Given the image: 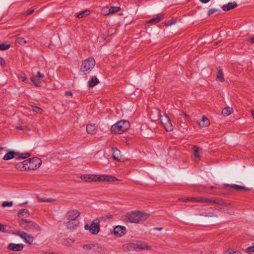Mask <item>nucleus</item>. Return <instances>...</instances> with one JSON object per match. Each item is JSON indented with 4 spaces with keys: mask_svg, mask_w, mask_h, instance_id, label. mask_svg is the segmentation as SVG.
I'll use <instances>...</instances> for the list:
<instances>
[{
    "mask_svg": "<svg viewBox=\"0 0 254 254\" xmlns=\"http://www.w3.org/2000/svg\"><path fill=\"white\" fill-rule=\"evenodd\" d=\"M147 218L148 215L146 213L139 211H132L127 213L124 219L126 222L137 223L144 221Z\"/></svg>",
    "mask_w": 254,
    "mask_h": 254,
    "instance_id": "nucleus-1",
    "label": "nucleus"
},
{
    "mask_svg": "<svg viewBox=\"0 0 254 254\" xmlns=\"http://www.w3.org/2000/svg\"><path fill=\"white\" fill-rule=\"evenodd\" d=\"M81 179L85 182L87 181H108L114 182L117 179L112 176L102 175H84L81 176Z\"/></svg>",
    "mask_w": 254,
    "mask_h": 254,
    "instance_id": "nucleus-2",
    "label": "nucleus"
},
{
    "mask_svg": "<svg viewBox=\"0 0 254 254\" xmlns=\"http://www.w3.org/2000/svg\"><path fill=\"white\" fill-rule=\"evenodd\" d=\"M129 123L127 120H121L112 125L111 130L112 133L122 134L129 127Z\"/></svg>",
    "mask_w": 254,
    "mask_h": 254,
    "instance_id": "nucleus-3",
    "label": "nucleus"
},
{
    "mask_svg": "<svg viewBox=\"0 0 254 254\" xmlns=\"http://www.w3.org/2000/svg\"><path fill=\"white\" fill-rule=\"evenodd\" d=\"M95 61L94 58L90 57L83 61L80 66V71L84 74H87L93 68L95 65Z\"/></svg>",
    "mask_w": 254,
    "mask_h": 254,
    "instance_id": "nucleus-4",
    "label": "nucleus"
},
{
    "mask_svg": "<svg viewBox=\"0 0 254 254\" xmlns=\"http://www.w3.org/2000/svg\"><path fill=\"white\" fill-rule=\"evenodd\" d=\"M25 163V170H35L39 168L41 164V160L40 158L33 157L24 160Z\"/></svg>",
    "mask_w": 254,
    "mask_h": 254,
    "instance_id": "nucleus-5",
    "label": "nucleus"
},
{
    "mask_svg": "<svg viewBox=\"0 0 254 254\" xmlns=\"http://www.w3.org/2000/svg\"><path fill=\"white\" fill-rule=\"evenodd\" d=\"M160 122L167 131H171L173 130V127L171 120L166 114L161 115L160 117Z\"/></svg>",
    "mask_w": 254,
    "mask_h": 254,
    "instance_id": "nucleus-6",
    "label": "nucleus"
},
{
    "mask_svg": "<svg viewBox=\"0 0 254 254\" xmlns=\"http://www.w3.org/2000/svg\"><path fill=\"white\" fill-rule=\"evenodd\" d=\"M84 229L86 230H89V231L92 234H97L100 231L99 220L96 219L92 222L90 225H85Z\"/></svg>",
    "mask_w": 254,
    "mask_h": 254,
    "instance_id": "nucleus-7",
    "label": "nucleus"
},
{
    "mask_svg": "<svg viewBox=\"0 0 254 254\" xmlns=\"http://www.w3.org/2000/svg\"><path fill=\"white\" fill-rule=\"evenodd\" d=\"M15 235L19 236L24 241L29 244L31 245L33 242V237L30 235H28L26 233L23 231H18L14 233Z\"/></svg>",
    "mask_w": 254,
    "mask_h": 254,
    "instance_id": "nucleus-8",
    "label": "nucleus"
},
{
    "mask_svg": "<svg viewBox=\"0 0 254 254\" xmlns=\"http://www.w3.org/2000/svg\"><path fill=\"white\" fill-rule=\"evenodd\" d=\"M22 227L24 228L26 227L27 229L36 231H38L39 229V226L37 223L28 220H25V222H24V225Z\"/></svg>",
    "mask_w": 254,
    "mask_h": 254,
    "instance_id": "nucleus-9",
    "label": "nucleus"
},
{
    "mask_svg": "<svg viewBox=\"0 0 254 254\" xmlns=\"http://www.w3.org/2000/svg\"><path fill=\"white\" fill-rule=\"evenodd\" d=\"M80 212L75 209L68 211L66 213V219L68 220H77L76 218L79 216Z\"/></svg>",
    "mask_w": 254,
    "mask_h": 254,
    "instance_id": "nucleus-10",
    "label": "nucleus"
},
{
    "mask_svg": "<svg viewBox=\"0 0 254 254\" xmlns=\"http://www.w3.org/2000/svg\"><path fill=\"white\" fill-rule=\"evenodd\" d=\"M23 245L22 244L10 243L7 246V248L12 251H20L23 250Z\"/></svg>",
    "mask_w": 254,
    "mask_h": 254,
    "instance_id": "nucleus-11",
    "label": "nucleus"
},
{
    "mask_svg": "<svg viewBox=\"0 0 254 254\" xmlns=\"http://www.w3.org/2000/svg\"><path fill=\"white\" fill-rule=\"evenodd\" d=\"M29 215L28 211L27 209H22L21 210L18 214V216L21 219V221L19 222L21 226L24 225V222H25L24 218Z\"/></svg>",
    "mask_w": 254,
    "mask_h": 254,
    "instance_id": "nucleus-12",
    "label": "nucleus"
},
{
    "mask_svg": "<svg viewBox=\"0 0 254 254\" xmlns=\"http://www.w3.org/2000/svg\"><path fill=\"white\" fill-rule=\"evenodd\" d=\"M125 228L122 226H117L115 227L114 233L115 236L121 237L125 234Z\"/></svg>",
    "mask_w": 254,
    "mask_h": 254,
    "instance_id": "nucleus-13",
    "label": "nucleus"
},
{
    "mask_svg": "<svg viewBox=\"0 0 254 254\" xmlns=\"http://www.w3.org/2000/svg\"><path fill=\"white\" fill-rule=\"evenodd\" d=\"M164 18L163 14H158L156 17L146 22L147 23L151 24L152 25L156 24L159 23L161 20Z\"/></svg>",
    "mask_w": 254,
    "mask_h": 254,
    "instance_id": "nucleus-14",
    "label": "nucleus"
},
{
    "mask_svg": "<svg viewBox=\"0 0 254 254\" xmlns=\"http://www.w3.org/2000/svg\"><path fill=\"white\" fill-rule=\"evenodd\" d=\"M238 6L235 1L230 2L222 6V8L224 11H227L237 7Z\"/></svg>",
    "mask_w": 254,
    "mask_h": 254,
    "instance_id": "nucleus-15",
    "label": "nucleus"
},
{
    "mask_svg": "<svg viewBox=\"0 0 254 254\" xmlns=\"http://www.w3.org/2000/svg\"><path fill=\"white\" fill-rule=\"evenodd\" d=\"M79 222L77 220H69L66 223V226L68 229H74L78 225Z\"/></svg>",
    "mask_w": 254,
    "mask_h": 254,
    "instance_id": "nucleus-16",
    "label": "nucleus"
},
{
    "mask_svg": "<svg viewBox=\"0 0 254 254\" xmlns=\"http://www.w3.org/2000/svg\"><path fill=\"white\" fill-rule=\"evenodd\" d=\"M18 153L14 151H9L4 155L3 157L4 160H9L14 158L15 155L18 154Z\"/></svg>",
    "mask_w": 254,
    "mask_h": 254,
    "instance_id": "nucleus-17",
    "label": "nucleus"
},
{
    "mask_svg": "<svg viewBox=\"0 0 254 254\" xmlns=\"http://www.w3.org/2000/svg\"><path fill=\"white\" fill-rule=\"evenodd\" d=\"M227 186H229L230 187L235 189V190H245V191H248V190H250V189L249 188H246L244 186H240V185H236V184H232V185H229V184H227L226 185Z\"/></svg>",
    "mask_w": 254,
    "mask_h": 254,
    "instance_id": "nucleus-18",
    "label": "nucleus"
},
{
    "mask_svg": "<svg viewBox=\"0 0 254 254\" xmlns=\"http://www.w3.org/2000/svg\"><path fill=\"white\" fill-rule=\"evenodd\" d=\"M112 152H113V157L114 159L120 161V151L117 149V148H113L112 149Z\"/></svg>",
    "mask_w": 254,
    "mask_h": 254,
    "instance_id": "nucleus-19",
    "label": "nucleus"
},
{
    "mask_svg": "<svg viewBox=\"0 0 254 254\" xmlns=\"http://www.w3.org/2000/svg\"><path fill=\"white\" fill-rule=\"evenodd\" d=\"M216 79L217 80L221 81L222 82H224L225 81L224 76L222 69L220 68H218V69Z\"/></svg>",
    "mask_w": 254,
    "mask_h": 254,
    "instance_id": "nucleus-20",
    "label": "nucleus"
},
{
    "mask_svg": "<svg viewBox=\"0 0 254 254\" xmlns=\"http://www.w3.org/2000/svg\"><path fill=\"white\" fill-rule=\"evenodd\" d=\"M96 127L95 125L90 124L87 126L86 130L88 133L93 134L95 133Z\"/></svg>",
    "mask_w": 254,
    "mask_h": 254,
    "instance_id": "nucleus-21",
    "label": "nucleus"
},
{
    "mask_svg": "<svg viewBox=\"0 0 254 254\" xmlns=\"http://www.w3.org/2000/svg\"><path fill=\"white\" fill-rule=\"evenodd\" d=\"M205 198L204 197H190L189 198L188 200L192 201V202H196L200 203H205Z\"/></svg>",
    "mask_w": 254,
    "mask_h": 254,
    "instance_id": "nucleus-22",
    "label": "nucleus"
},
{
    "mask_svg": "<svg viewBox=\"0 0 254 254\" xmlns=\"http://www.w3.org/2000/svg\"><path fill=\"white\" fill-rule=\"evenodd\" d=\"M99 83L98 79L96 77H93L88 82V86L93 87Z\"/></svg>",
    "mask_w": 254,
    "mask_h": 254,
    "instance_id": "nucleus-23",
    "label": "nucleus"
},
{
    "mask_svg": "<svg viewBox=\"0 0 254 254\" xmlns=\"http://www.w3.org/2000/svg\"><path fill=\"white\" fill-rule=\"evenodd\" d=\"M199 125L202 127H207L209 125V121L207 118L203 117L199 122Z\"/></svg>",
    "mask_w": 254,
    "mask_h": 254,
    "instance_id": "nucleus-24",
    "label": "nucleus"
},
{
    "mask_svg": "<svg viewBox=\"0 0 254 254\" xmlns=\"http://www.w3.org/2000/svg\"><path fill=\"white\" fill-rule=\"evenodd\" d=\"M233 112V109L230 107H226L224 108L222 111V114L224 116H228L230 115Z\"/></svg>",
    "mask_w": 254,
    "mask_h": 254,
    "instance_id": "nucleus-25",
    "label": "nucleus"
},
{
    "mask_svg": "<svg viewBox=\"0 0 254 254\" xmlns=\"http://www.w3.org/2000/svg\"><path fill=\"white\" fill-rule=\"evenodd\" d=\"M31 81L36 86H37V87L41 86L42 83L37 77H36V76L32 77Z\"/></svg>",
    "mask_w": 254,
    "mask_h": 254,
    "instance_id": "nucleus-26",
    "label": "nucleus"
},
{
    "mask_svg": "<svg viewBox=\"0 0 254 254\" xmlns=\"http://www.w3.org/2000/svg\"><path fill=\"white\" fill-rule=\"evenodd\" d=\"M101 14L103 15L107 16L111 14L110 7L109 6H105L102 8L101 11Z\"/></svg>",
    "mask_w": 254,
    "mask_h": 254,
    "instance_id": "nucleus-27",
    "label": "nucleus"
},
{
    "mask_svg": "<svg viewBox=\"0 0 254 254\" xmlns=\"http://www.w3.org/2000/svg\"><path fill=\"white\" fill-rule=\"evenodd\" d=\"M199 215L208 217H217L218 216L216 214L213 212H202L201 213H200Z\"/></svg>",
    "mask_w": 254,
    "mask_h": 254,
    "instance_id": "nucleus-28",
    "label": "nucleus"
},
{
    "mask_svg": "<svg viewBox=\"0 0 254 254\" xmlns=\"http://www.w3.org/2000/svg\"><path fill=\"white\" fill-rule=\"evenodd\" d=\"M90 14V11L88 10H86L81 11L80 12L77 16V17L79 18H83L86 16Z\"/></svg>",
    "mask_w": 254,
    "mask_h": 254,
    "instance_id": "nucleus-29",
    "label": "nucleus"
},
{
    "mask_svg": "<svg viewBox=\"0 0 254 254\" xmlns=\"http://www.w3.org/2000/svg\"><path fill=\"white\" fill-rule=\"evenodd\" d=\"M212 204H218L221 205H225V202L223 200L218 198H212Z\"/></svg>",
    "mask_w": 254,
    "mask_h": 254,
    "instance_id": "nucleus-30",
    "label": "nucleus"
},
{
    "mask_svg": "<svg viewBox=\"0 0 254 254\" xmlns=\"http://www.w3.org/2000/svg\"><path fill=\"white\" fill-rule=\"evenodd\" d=\"M31 110L33 112H35L38 114H41L43 112L42 109H41V108H40L39 107L35 106H31Z\"/></svg>",
    "mask_w": 254,
    "mask_h": 254,
    "instance_id": "nucleus-31",
    "label": "nucleus"
},
{
    "mask_svg": "<svg viewBox=\"0 0 254 254\" xmlns=\"http://www.w3.org/2000/svg\"><path fill=\"white\" fill-rule=\"evenodd\" d=\"M25 163H24V161H23L22 162H20V163L17 164L16 165V168L17 169L20 170L21 171L25 170Z\"/></svg>",
    "mask_w": 254,
    "mask_h": 254,
    "instance_id": "nucleus-32",
    "label": "nucleus"
},
{
    "mask_svg": "<svg viewBox=\"0 0 254 254\" xmlns=\"http://www.w3.org/2000/svg\"><path fill=\"white\" fill-rule=\"evenodd\" d=\"M138 248L141 249L151 250V247L146 245L145 243H140L138 246Z\"/></svg>",
    "mask_w": 254,
    "mask_h": 254,
    "instance_id": "nucleus-33",
    "label": "nucleus"
},
{
    "mask_svg": "<svg viewBox=\"0 0 254 254\" xmlns=\"http://www.w3.org/2000/svg\"><path fill=\"white\" fill-rule=\"evenodd\" d=\"M17 42L20 45H24L27 43V41L22 37H18L16 39Z\"/></svg>",
    "mask_w": 254,
    "mask_h": 254,
    "instance_id": "nucleus-34",
    "label": "nucleus"
},
{
    "mask_svg": "<svg viewBox=\"0 0 254 254\" xmlns=\"http://www.w3.org/2000/svg\"><path fill=\"white\" fill-rule=\"evenodd\" d=\"M10 48V45L5 43L0 44V50L4 51Z\"/></svg>",
    "mask_w": 254,
    "mask_h": 254,
    "instance_id": "nucleus-35",
    "label": "nucleus"
},
{
    "mask_svg": "<svg viewBox=\"0 0 254 254\" xmlns=\"http://www.w3.org/2000/svg\"><path fill=\"white\" fill-rule=\"evenodd\" d=\"M73 240L70 238L64 239L63 240V243L64 245H70L73 243Z\"/></svg>",
    "mask_w": 254,
    "mask_h": 254,
    "instance_id": "nucleus-36",
    "label": "nucleus"
},
{
    "mask_svg": "<svg viewBox=\"0 0 254 254\" xmlns=\"http://www.w3.org/2000/svg\"><path fill=\"white\" fill-rule=\"evenodd\" d=\"M111 14L118 12L120 10V7L119 6H111L110 7Z\"/></svg>",
    "mask_w": 254,
    "mask_h": 254,
    "instance_id": "nucleus-37",
    "label": "nucleus"
},
{
    "mask_svg": "<svg viewBox=\"0 0 254 254\" xmlns=\"http://www.w3.org/2000/svg\"><path fill=\"white\" fill-rule=\"evenodd\" d=\"M224 254H242V253L239 251H233L232 250H227Z\"/></svg>",
    "mask_w": 254,
    "mask_h": 254,
    "instance_id": "nucleus-38",
    "label": "nucleus"
},
{
    "mask_svg": "<svg viewBox=\"0 0 254 254\" xmlns=\"http://www.w3.org/2000/svg\"><path fill=\"white\" fill-rule=\"evenodd\" d=\"M12 204H13L12 202L5 201L2 202V203L1 204V206L3 207H10V206H11L12 205Z\"/></svg>",
    "mask_w": 254,
    "mask_h": 254,
    "instance_id": "nucleus-39",
    "label": "nucleus"
},
{
    "mask_svg": "<svg viewBox=\"0 0 254 254\" xmlns=\"http://www.w3.org/2000/svg\"><path fill=\"white\" fill-rule=\"evenodd\" d=\"M219 10L217 8H210L208 10V12H207V15H210L213 13H214L215 12L218 11Z\"/></svg>",
    "mask_w": 254,
    "mask_h": 254,
    "instance_id": "nucleus-40",
    "label": "nucleus"
},
{
    "mask_svg": "<svg viewBox=\"0 0 254 254\" xmlns=\"http://www.w3.org/2000/svg\"><path fill=\"white\" fill-rule=\"evenodd\" d=\"M18 78L23 82H26L27 80V78L25 76V74L23 73H22L18 76Z\"/></svg>",
    "mask_w": 254,
    "mask_h": 254,
    "instance_id": "nucleus-41",
    "label": "nucleus"
},
{
    "mask_svg": "<svg viewBox=\"0 0 254 254\" xmlns=\"http://www.w3.org/2000/svg\"><path fill=\"white\" fill-rule=\"evenodd\" d=\"M245 251L248 253L254 252V244L252 246L249 247L245 250Z\"/></svg>",
    "mask_w": 254,
    "mask_h": 254,
    "instance_id": "nucleus-42",
    "label": "nucleus"
},
{
    "mask_svg": "<svg viewBox=\"0 0 254 254\" xmlns=\"http://www.w3.org/2000/svg\"><path fill=\"white\" fill-rule=\"evenodd\" d=\"M39 201L40 202H50L53 201L54 200L50 198H39L37 197Z\"/></svg>",
    "mask_w": 254,
    "mask_h": 254,
    "instance_id": "nucleus-43",
    "label": "nucleus"
},
{
    "mask_svg": "<svg viewBox=\"0 0 254 254\" xmlns=\"http://www.w3.org/2000/svg\"><path fill=\"white\" fill-rule=\"evenodd\" d=\"M30 156L29 153H25L22 154L20 156L18 157V159H23L28 158Z\"/></svg>",
    "mask_w": 254,
    "mask_h": 254,
    "instance_id": "nucleus-44",
    "label": "nucleus"
},
{
    "mask_svg": "<svg viewBox=\"0 0 254 254\" xmlns=\"http://www.w3.org/2000/svg\"><path fill=\"white\" fill-rule=\"evenodd\" d=\"M6 228V226L0 224V231L2 232H6L7 231Z\"/></svg>",
    "mask_w": 254,
    "mask_h": 254,
    "instance_id": "nucleus-45",
    "label": "nucleus"
},
{
    "mask_svg": "<svg viewBox=\"0 0 254 254\" xmlns=\"http://www.w3.org/2000/svg\"><path fill=\"white\" fill-rule=\"evenodd\" d=\"M194 159L195 161H196V162H197L199 160V155L198 153H194Z\"/></svg>",
    "mask_w": 254,
    "mask_h": 254,
    "instance_id": "nucleus-46",
    "label": "nucleus"
},
{
    "mask_svg": "<svg viewBox=\"0 0 254 254\" xmlns=\"http://www.w3.org/2000/svg\"><path fill=\"white\" fill-rule=\"evenodd\" d=\"M176 22V20H168L167 24H166V25L167 26H169V25H171L174 23H175Z\"/></svg>",
    "mask_w": 254,
    "mask_h": 254,
    "instance_id": "nucleus-47",
    "label": "nucleus"
},
{
    "mask_svg": "<svg viewBox=\"0 0 254 254\" xmlns=\"http://www.w3.org/2000/svg\"><path fill=\"white\" fill-rule=\"evenodd\" d=\"M33 12H34L33 9L28 10L25 12L24 14L26 16H28V15L31 14L32 13H33Z\"/></svg>",
    "mask_w": 254,
    "mask_h": 254,
    "instance_id": "nucleus-48",
    "label": "nucleus"
},
{
    "mask_svg": "<svg viewBox=\"0 0 254 254\" xmlns=\"http://www.w3.org/2000/svg\"><path fill=\"white\" fill-rule=\"evenodd\" d=\"M193 150L194 152V153H198L199 152V148L196 146H194L192 147Z\"/></svg>",
    "mask_w": 254,
    "mask_h": 254,
    "instance_id": "nucleus-49",
    "label": "nucleus"
},
{
    "mask_svg": "<svg viewBox=\"0 0 254 254\" xmlns=\"http://www.w3.org/2000/svg\"><path fill=\"white\" fill-rule=\"evenodd\" d=\"M37 77L43 78L44 77V74L40 72V71H38L37 72Z\"/></svg>",
    "mask_w": 254,
    "mask_h": 254,
    "instance_id": "nucleus-50",
    "label": "nucleus"
},
{
    "mask_svg": "<svg viewBox=\"0 0 254 254\" xmlns=\"http://www.w3.org/2000/svg\"><path fill=\"white\" fill-rule=\"evenodd\" d=\"M205 202L209 204H212V198H205Z\"/></svg>",
    "mask_w": 254,
    "mask_h": 254,
    "instance_id": "nucleus-51",
    "label": "nucleus"
},
{
    "mask_svg": "<svg viewBox=\"0 0 254 254\" xmlns=\"http://www.w3.org/2000/svg\"><path fill=\"white\" fill-rule=\"evenodd\" d=\"M65 95L66 96H71L72 95V93L71 91H66L65 92Z\"/></svg>",
    "mask_w": 254,
    "mask_h": 254,
    "instance_id": "nucleus-52",
    "label": "nucleus"
},
{
    "mask_svg": "<svg viewBox=\"0 0 254 254\" xmlns=\"http://www.w3.org/2000/svg\"><path fill=\"white\" fill-rule=\"evenodd\" d=\"M180 116H183V115H184V116H185L186 117H188L187 115L185 112H183V111H182V112H180Z\"/></svg>",
    "mask_w": 254,
    "mask_h": 254,
    "instance_id": "nucleus-53",
    "label": "nucleus"
},
{
    "mask_svg": "<svg viewBox=\"0 0 254 254\" xmlns=\"http://www.w3.org/2000/svg\"><path fill=\"white\" fill-rule=\"evenodd\" d=\"M210 0H200V1L203 3H206L208 2Z\"/></svg>",
    "mask_w": 254,
    "mask_h": 254,
    "instance_id": "nucleus-54",
    "label": "nucleus"
},
{
    "mask_svg": "<svg viewBox=\"0 0 254 254\" xmlns=\"http://www.w3.org/2000/svg\"><path fill=\"white\" fill-rule=\"evenodd\" d=\"M16 128L18 129H19V130H23V127L22 126H17L16 127Z\"/></svg>",
    "mask_w": 254,
    "mask_h": 254,
    "instance_id": "nucleus-55",
    "label": "nucleus"
},
{
    "mask_svg": "<svg viewBox=\"0 0 254 254\" xmlns=\"http://www.w3.org/2000/svg\"><path fill=\"white\" fill-rule=\"evenodd\" d=\"M163 228L162 227H156L155 228H154V230H162Z\"/></svg>",
    "mask_w": 254,
    "mask_h": 254,
    "instance_id": "nucleus-56",
    "label": "nucleus"
},
{
    "mask_svg": "<svg viewBox=\"0 0 254 254\" xmlns=\"http://www.w3.org/2000/svg\"><path fill=\"white\" fill-rule=\"evenodd\" d=\"M250 41L251 42L254 43V37L250 38Z\"/></svg>",
    "mask_w": 254,
    "mask_h": 254,
    "instance_id": "nucleus-57",
    "label": "nucleus"
},
{
    "mask_svg": "<svg viewBox=\"0 0 254 254\" xmlns=\"http://www.w3.org/2000/svg\"><path fill=\"white\" fill-rule=\"evenodd\" d=\"M251 114H252V116H253V117H254V111L252 110V111H251Z\"/></svg>",
    "mask_w": 254,
    "mask_h": 254,
    "instance_id": "nucleus-58",
    "label": "nucleus"
},
{
    "mask_svg": "<svg viewBox=\"0 0 254 254\" xmlns=\"http://www.w3.org/2000/svg\"><path fill=\"white\" fill-rule=\"evenodd\" d=\"M211 189H213L214 188V187L213 186H211L210 187Z\"/></svg>",
    "mask_w": 254,
    "mask_h": 254,
    "instance_id": "nucleus-59",
    "label": "nucleus"
}]
</instances>
